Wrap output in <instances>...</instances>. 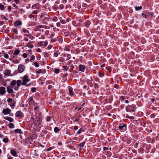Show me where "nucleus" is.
Here are the masks:
<instances>
[{
  "instance_id": "f257e3e1",
  "label": "nucleus",
  "mask_w": 159,
  "mask_h": 159,
  "mask_svg": "<svg viewBox=\"0 0 159 159\" xmlns=\"http://www.w3.org/2000/svg\"><path fill=\"white\" fill-rule=\"evenodd\" d=\"M30 79L28 78L27 75H25L23 78L22 80V82L21 84L23 85H25L27 83L30 81Z\"/></svg>"
},
{
  "instance_id": "f03ea898",
  "label": "nucleus",
  "mask_w": 159,
  "mask_h": 159,
  "mask_svg": "<svg viewBox=\"0 0 159 159\" xmlns=\"http://www.w3.org/2000/svg\"><path fill=\"white\" fill-rule=\"evenodd\" d=\"M4 74L6 76H12V74H11V70H7L4 71Z\"/></svg>"
},
{
  "instance_id": "7ed1b4c3",
  "label": "nucleus",
  "mask_w": 159,
  "mask_h": 159,
  "mask_svg": "<svg viewBox=\"0 0 159 159\" xmlns=\"http://www.w3.org/2000/svg\"><path fill=\"white\" fill-rule=\"evenodd\" d=\"M16 83H17L16 84L17 86L15 87L14 88V89L15 90H18L19 88L20 87V86L21 85V81L20 80H18L17 81Z\"/></svg>"
},
{
  "instance_id": "20e7f679",
  "label": "nucleus",
  "mask_w": 159,
  "mask_h": 159,
  "mask_svg": "<svg viewBox=\"0 0 159 159\" xmlns=\"http://www.w3.org/2000/svg\"><path fill=\"white\" fill-rule=\"evenodd\" d=\"M11 111V110L10 109L8 108H7L6 109H4L3 110L2 112L4 115H6L10 114Z\"/></svg>"
},
{
  "instance_id": "39448f33",
  "label": "nucleus",
  "mask_w": 159,
  "mask_h": 159,
  "mask_svg": "<svg viewBox=\"0 0 159 159\" xmlns=\"http://www.w3.org/2000/svg\"><path fill=\"white\" fill-rule=\"evenodd\" d=\"M16 116L19 118H21L23 116V113L21 112L18 111L16 112Z\"/></svg>"
},
{
  "instance_id": "423d86ee",
  "label": "nucleus",
  "mask_w": 159,
  "mask_h": 159,
  "mask_svg": "<svg viewBox=\"0 0 159 159\" xmlns=\"http://www.w3.org/2000/svg\"><path fill=\"white\" fill-rule=\"evenodd\" d=\"M18 69L20 72H22L25 70V66L22 65H20L18 67Z\"/></svg>"
},
{
  "instance_id": "0eeeda50",
  "label": "nucleus",
  "mask_w": 159,
  "mask_h": 159,
  "mask_svg": "<svg viewBox=\"0 0 159 159\" xmlns=\"http://www.w3.org/2000/svg\"><path fill=\"white\" fill-rule=\"evenodd\" d=\"M6 92V89L5 87H0V94L2 95H3Z\"/></svg>"
},
{
  "instance_id": "6e6552de",
  "label": "nucleus",
  "mask_w": 159,
  "mask_h": 159,
  "mask_svg": "<svg viewBox=\"0 0 159 159\" xmlns=\"http://www.w3.org/2000/svg\"><path fill=\"white\" fill-rule=\"evenodd\" d=\"M79 70L84 72L85 68V66L84 65H79Z\"/></svg>"
},
{
  "instance_id": "1a4fd4ad",
  "label": "nucleus",
  "mask_w": 159,
  "mask_h": 159,
  "mask_svg": "<svg viewBox=\"0 0 159 159\" xmlns=\"http://www.w3.org/2000/svg\"><path fill=\"white\" fill-rule=\"evenodd\" d=\"M11 87L8 86L7 87V91L9 93H13V90L11 89Z\"/></svg>"
},
{
  "instance_id": "9d476101",
  "label": "nucleus",
  "mask_w": 159,
  "mask_h": 159,
  "mask_svg": "<svg viewBox=\"0 0 159 159\" xmlns=\"http://www.w3.org/2000/svg\"><path fill=\"white\" fill-rule=\"evenodd\" d=\"M11 154L13 156L15 157H17L18 156L15 150H11L10 151Z\"/></svg>"
},
{
  "instance_id": "9b49d317",
  "label": "nucleus",
  "mask_w": 159,
  "mask_h": 159,
  "mask_svg": "<svg viewBox=\"0 0 159 159\" xmlns=\"http://www.w3.org/2000/svg\"><path fill=\"white\" fill-rule=\"evenodd\" d=\"M16 81L15 80H13L11 82V88H13L14 86L16 85Z\"/></svg>"
},
{
  "instance_id": "f8f14e48",
  "label": "nucleus",
  "mask_w": 159,
  "mask_h": 159,
  "mask_svg": "<svg viewBox=\"0 0 159 159\" xmlns=\"http://www.w3.org/2000/svg\"><path fill=\"white\" fill-rule=\"evenodd\" d=\"M22 24V22L21 21L18 20L15 22L14 24L15 26H17L19 25H21Z\"/></svg>"
},
{
  "instance_id": "ddd939ff",
  "label": "nucleus",
  "mask_w": 159,
  "mask_h": 159,
  "mask_svg": "<svg viewBox=\"0 0 159 159\" xmlns=\"http://www.w3.org/2000/svg\"><path fill=\"white\" fill-rule=\"evenodd\" d=\"M4 119L9 121L10 122H12L13 121V119L12 118L9 117H5Z\"/></svg>"
},
{
  "instance_id": "4468645a",
  "label": "nucleus",
  "mask_w": 159,
  "mask_h": 159,
  "mask_svg": "<svg viewBox=\"0 0 159 159\" xmlns=\"http://www.w3.org/2000/svg\"><path fill=\"white\" fill-rule=\"evenodd\" d=\"M69 94L70 96H73L74 95L73 93L72 90V89L71 88H70L69 89Z\"/></svg>"
},
{
  "instance_id": "2eb2a0df",
  "label": "nucleus",
  "mask_w": 159,
  "mask_h": 159,
  "mask_svg": "<svg viewBox=\"0 0 159 159\" xmlns=\"http://www.w3.org/2000/svg\"><path fill=\"white\" fill-rule=\"evenodd\" d=\"M20 52V50L18 49H16L14 52L13 54L15 55H18Z\"/></svg>"
},
{
  "instance_id": "dca6fc26",
  "label": "nucleus",
  "mask_w": 159,
  "mask_h": 159,
  "mask_svg": "<svg viewBox=\"0 0 159 159\" xmlns=\"http://www.w3.org/2000/svg\"><path fill=\"white\" fill-rule=\"evenodd\" d=\"M41 116H39V119H38L37 122V125H40L42 122V119H41Z\"/></svg>"
},
{
  "instance_id": "f3484780",
  "label": "nucleus",
  "mask_w": 159,
  "mask_h": 159,
  "mask_svg": "<svg viewBox=\"0 0 159 159\" xmlns=\"http://www.w3.org/2000/svg\"><path fill=\"white\" fill-rule=\"evenodd\" d=\"M60 130V129H59L57 127H56L54 129V131L55 133L58 132Z\"/></svg>"
},
{
  "instance_id": "a211bd4d",
  "label": "nucleus",
  "mask_w": 159,
  "mask_h": 159,
  "mask_svg": "<svg viewBox=\"0 0 159 159\" xmlns=\"http://www.w3.org/2000/svg\"><path fill=\"white\" fill-rule=\"evenodd\" d=\"M125 127V125H123L122 126H120L119 127V128L120 130H123L124 129V128Z\"/></svg>"
},
{
  "instance_id": "6ab92c4d",
  "label": "nucleus",
  "mask_w": 159,
  "mask_h": 159,
  "mask_svg": "<svg viewBox=\"0 0 159 159\" xmlns=\"http://www.w3.org/2000/svg\"><path fill=\"white\" fill-rule=\"evenodd\" d=\"M9 127L10 128H13L14 127V125L12 123H9Z\"/></svg>"
},
{
  "instance_id": "aec40b11",
  "label": "nucleus",
  "mask_w": 159,
  "mask_h": 159,
  "mask_svg": "<svg viewBox=\"0 0 159 159\" xmlns=\"http://www.w3.org/2000/svg\"><path fill=\"white\" fill-rule=\"evenodd\" d=\"M0 9L1 10H3L4 9V6L3 5L0 4Z\"/></svg>"
},
{
  "instance_id": "412c9836",
  "label": "nucleus",
  "mask_w": 159,
  "mask_h": 159,
  "mask_svg": "<svg viewBox=\"0 0 159 159\" xmlns=\"http://www.w3.org/2000/svg\"><path fill=\"white\" fill-rule=\"evenodd\" d=\"M85 143L84 142H82V143L80 144L79 145V147H80V148H82L84 146Z\"/></svg>"
},
{
  "instance_id": "4be33fe9",
  "label": "nucleus",
  "mask_w": 159,
  "mask_h": 159,
  "mask_svg": "<svg viewBox=\"0 0 159 159\" xmlns=\"http://www.w3.org/2000/svg\"><path fill=\"white\" fill-rule=\"evenodd\" d=\"M135 9L136 11L138 10H140L142 8V6H140V7H135Z\"/></svg>"
},
{
  "instance_id": "5701e85b",
  "label": "nucleus",
  "mask_w": 159,
  "mask_h": 159,
  "mask_svg": "<svg viewBox=\"0 0 159 159\" xmlns=\"http://www.w3.org/2000/svg\"><path fill=\"white\" fill-rule=\"evenodd\" d=\"M15 131L16 132L18 133H21V129H16L15 130Z\"/></svg>"
},
{
  "instance_id": "b1692460",
  "label": "nucleus",
  "mask_w": 159,
  "mask_h": 159,
  "mask_svg": "<svg viewBox=\"0 0 159 159\" xmlns=\"http://www.w3.org/2000/svg\"><path fill=\"white\" fill-rule=\"evenodd\" d=\"M8 138H4L3 139V141L5 143H7L8 142Z\"/></svg>"
},
{
  "instance_id": "393cba45",
  "label": "nucleus",
  "mask_w": 159,
  "mask_h": 159,
  "mask_svg": "<svg viewBox=\"0 0 159 159\" xmlns=\"http://www.w3.org/2000/svg\"><path fill=\"white\" fill-rule=\"evenodd\" d=\"M22 31L24 33H29V31L27 30L25 28H23L22 29Z\"/></svg>"
},
{
  "instance_id": "a878e982",
  "label": "nucleus",
  "mask_w": 159,
  "mask_h": 159,
  "mask_svg": "<svg viewBox=\"0 0 159 159\" xmlns=\"http://www.w3.org/2000/svg\"><path fill=\"white\" fill-rule=\"evenodd\" d=\"M13 62L14 63L17 64L19 62V61L17 59H15L13 61Z\"/></svg>"
},
{
  "instance_id": "bb28decb",
  "label": "nucleus",
  "mask_w": 159,
  "mask_h": 159,
  "mask_svg": "<svg viewBox=\"0 0 159 159\" xmlns=\"http://www.w3.org/2000/svg\"><path fill=\"white\" fill-rule=\"evenodd\" d=\"M31 90L33 92H34L36 91V88L35 87L32 88H31Z\"/></svg>"
},
{
  "instance_id": "cd10ccee",
  "label": "nucleus",
  "mask_w": 159,
  "mask_h": 159,
  "mask_svg": "<svg viewBox=\"0 0 159 159\" xmlns=\"http://www.w3.org/2000/svg\"><path fill=\"white\" fill-rule=\"evenodd\" d=\"M52 20L54 21H56L57 20V18L56 17H54L52 18Z\"/></svg>"
},
{
  "instance_id": "c85d7f7f",
  "label": "nucleus",
  "mask_w": 159,
  "mask_h": 159,
  "mask_svg": "<svg viewBox=\"0 0 159 159\" xmlns=\"http://www.w3.org/2000/svg\"><path fill=\"white\" fill-rule=\"evenodd\" d=\"M34 65L36 67H38L39 66V65L36 62H34Z\"/></svg>"
},
{
  "instance_id": "c756f323",
  "label": "nucleus",
  "mask_w": 159,
  "mask_h": 159,
  "mask_svg": "<svg viewBox=\"0 0 159 159\" xmlns=\"http://www.w3.org/2000/svg\"><path fill=\"white\" fill-rule=\"evenodd\" d=\"M59 72V70L58 69H56L54 70V72L56 74L58 73Z\"/></svg>"
},
{
  "instance_id": "7c9ffc66",
  "label": "nucleus",
  "mask_w": 159,
  "mask_h": 159,
  "mask_svg": "<svg viewBox=\"0 0 159 159\" xmlns=\"http://www.w3.org/2000/svg\"><path fill=\"white\" fill-rule=\"evenodd\" d=\"M13 31L16 34H18L17 30L16 29H14L13 30Z\"/></svg>"
},
{
  "instance_id": "2f4dec72",
  "label": "nucleus",
  "mask_w": 159,
  "mask_h": 159,
  "mask_svg": "<svg viewBox=\"0 0 159 159\" xmlns=\"http://www.w3.org/2000/svg\"><path fill=\"white\" fill-rule=\"evenodd\" d=\"M4 57L6 59H7L9 58V55L5 53L4 55Z\"/></svg>"
},
{
  "instance_id": "473e14b6",
  "label": "nucleus",
  "mask_w": 159,
  "mask_h": 159,
  "mask_svg": "<svg viewBox=\"0 0 159 159\" xmlns=\"http://www.w3.org/2000/svg\"><path fill=\"white\" fill-rule=\"evenodd\" d=\"M36 72L38 74L41 73L42 72V70L41 69H39Z\"/></svg>"
},
{
  "instance_id": "72a5a7b5",
  "label": "nucleus",
  "mask_w": 159,
  "mask_h": 159,
  "mask_svg": "<svg viewBox=\"0 0 159 159\" xmlns=\"http://www.w3.org/2000/svg\"><path fill=\"white\" fill-rule=\"evenodd\" d=\"M51 117L50 116H48L47 118V121H49L50 120Z\"/></svg>"
},
{
  "instance_id": "f704fd0d",
  "label": "nucleus",
  "mask_w": 159,
  "mask_h": 159,
  "mask_svg": "<svg viewBox=\"0 0 159 159\" xmlns=\"http://www.w3.org/2000/svg\"><path fill=\"white\" fill-rule=\"evenodd\" d=\"M24 58H26L27 56V55L26 53H24L22 56Z\"/></svg>"
},
{
  "instance_id": "c9c22d12",
  "label": "nucleus",
  "mask_w": 159,
  "mask_h": 159,
  "mask_svg": "<svg viewBox=\"0 0 159 159\" xmlns=\"http://www.w3.org/2000/svg\"><path fill=\"white\" fill-rule=\"evenodd\" d=\"M12 101V99L11 98H9L7 99V102H11Z\"/></svg>"
},
{
  "instance_id": "e433bc0d",
  "label": "nucleus",
  "mask_w": 159,
  "mask_h": 159,
  "mask_svg": "<svg viewBox=\"0 0 159 159\" xmlns=\"http://www.w3.org/2000/svg\"><path fill=\"white\" fill-rule=\"evenodd\" d=\"M63 68H64L66 70H67L69 69L68 67H66L65 66H63Z\"/></svg>"
},
{
  "instance_id": "4c0bfd02",
  "label": "nucleus",
  "mask_w": 159,
  "mask_h": 159,
  "mask_svg": "<svg viewBox=\"0 0 159 159\" xmlns=\"http://www.w3.org/2000/svg\"><path fill=\"white\" fill-rule=\"evenodd\" d=\"M94 85L95 88H98V85L97 84L95 83H94Z\"/></svg>"
},
{
  "instance_id": "58836bf2",
  "label": "nucleus",
  "mask_w": 159,
  "mask_h": 159,
  "mask_svg": "<svg viewBox=\"0 0 159 159\" xmlns=\"http://www.w3.org/2000/svg\"><path fill=\"white\" fill-rule=\"evenodd\" d=\"M58 54L57 52H55L54 54V56L55 57H57L58 56Z\"/></svg>"
},
{
  "instance_id": "ea45409f",
  "label": "nucleus",
  "mask_w": 159,
  "mask_h": 159,
  "mask_svg": "<svg viewBox=\"0 0 159 159\" xmlns=\"http://www.w3.org/2000/svg\"><path fill=\"white\" fill-rule=\"evenodd\" d=\"M120 99L123 100H124L125 99V97L123 96H121L120 97Z\"/></svg>"
},
{
  "instance_id": "a19ab883",
  "label": "nucleus",
  "mask_w": 159,
  "mask_h": 159,
  "mask_svg": "<svg viewBox=\"0 0 159 159\" xmlns=\"http://www.w3.org/2000/svg\"><path fill=\"white\" fill-rule=\"evenodd\" d=\"M35 58V56L34 55H32L31 56V59H30V61H31L32 60L34 59Z\"/></svg>"
},
{
  "instance_id": "79ce46f5",
  "label": "nucleus",
  "mask_w": 159,
  "mask_h": 159,
  "mask_svg": "<svg viewBox=\"0 0 159 159\" xmlns=\"http://www.w3.org/2000/svg\"><path fill=\"white\" fill-rule=\"evenodd\" d=\"M81 133V129H79L78 130V131L77 132V134H80Z\"/></svg>"
},
{
  "instance_id": "37998d69",
  "label": "nucleus",
  "mask_w": 159,
  "mask_h": 159,
  "mask_svg": "<svg viewBox=\"0 0 159 159\" xmlns=\"http://www.w3.org/2000/svg\"><path fill=\"white\" fill-rule=\"evenodd\" d=\"M61 25V24L60 22H57V27H59Z\"/></svg>"
},
{
  "instance_id": "c03bdc74",
  "label": "nucleus",
  "mask_w": 159,
  "mask_h": 159,
  "mask_svg": "<svg viewBox=\"0 0 159 159\" xmlns=\"http://www.w3.org/2000/svg\"><path fill=\"white\" fill-rule=\"evenodd\" d=\"M8 9L9 11H11V7L9 6L8 7Z\"/></svg>"
},
{
  "instance_id": "a18cd8bd",
  "label": "nucleus",
  "mask_w": 159,
  "mask_h": 159,
  "mask_svg": "<svg viewBox=\"0 0 159 159\" xmlns=\"http://www.w3.org/2000/svg\"><path fill=\"white\" fill-rule=\"evenodd\" d=\"M114 87L116 89H118L119 87V85L117 84H115L114 85Z\"/></svg>"
},
{
  "instance_id": "49530a36",
  "label": "nucleus",
  "mask_w": 159,
  "mask_h": 159,
  "mask_svg": "<svg viewBox=\"0 0 159 159\" xmlns=\"http://www.w3.org/2000/svg\"><path fill=\"white\" fill-rule=\"evenodd\" d=\"M142 14L143 17L145 18H147L146 16L145 15L144 13H142Z\"/></svg>"
},
{
  "instance_id": "de8ad7c7",
  "label": "nucleus",
  "mask_w": 159,
  "mask_h": 159,
  "mask_svg": "<svg viewBox=\"0 0 159 159\" xmlns=\"http://www.w3.org/2000/svg\"><path fill=\"white\" fill-rule=\"evenodd\" d=\"M52 88V86L51 85H48V89H51Z\"/></svg>"
},
{
  "instance_id": "09e8293b",
  "label": "nucleus",
  "mask_w": 159,
  "mask_h": 159,
  "mask_svg": "<svg viewBox=\"0 0 159 159\" xmlns=\"http://www.w3.org/2000/svg\"><path fill=\"white\" fill-rule=\"evenodd\" d=\"M52 149V148L51 147L47 149V151H50Z\"/></svg>"
},
{
  "instance_id": "8fccbe9b",
  "label": "nucleus",
  "mask_w": 159,
  "mask_h": 159,
  "mask_svg": "<svg viewBox=\"0 0 159 159\" xmlns=\"http://www.w3.org/2000/svg\"><path fill=\"white\" fill-rule=\"evenodd\" d=\"M14 1L16 3H18L19 2V0H14Z\"/></svg>"
},
{
  "instance_id": "3c124183",
  "label": "nucleus",
  "mask_w": 159,
  "mask_h": 159,
  "mask_svg": "<svg viewBox=\"0 0 159 159\" xmlns=\"http://www.w3.org/2000/svg\"><path fill=\"white\" fill-rule=\"evenodd\" d=\"M78 129V126H75L74 127V129L75 130H77Z\"/></svg>"
},
{
  "instance_id": "603ef678",
  "label": "nucleus",
  "mask_w": 159,
  "mask_h": 159,
  "mask_svg": "<svg viewBox=\"0 0 159 159\" xmlns=\"http://www.w3.org/2000/svg\"><path fill=\"white\" fill-rule=\"evenodd\" d=\"M38 12V11H34L33 12V13L34 14H37Z\"/></svg>"
},
{
  "instance_id": "864d4df0",
  "label": "nucleus",
  "mask_w": 159,
  "mask_h": 159,
  "mask_svg": "<svg viewBox=\"0 0 159 159\" xmlns=\"http://www.w3.org/2000/svg\"><path fill=\"white\" fill-rule=\"evenodd\" d=\"M99 75L100 77H102L103 76L102 75L100 72L99 73Z\"/></svg>"
},
{
  "instance_id": "5fc2aeb1",
  "label": "nucleus",
  "mask_w": 159,
  "mask_h": 159,
  "mask_svg": "<svg viewBox=\"0 0 159 159\" xmlns=\"http://www.w3.org/2000/svg\"><path fill=\"white\" fill-rule=\"evenodd\" d=\"M36 51L38 52H41V50L40 48H38L36 50Z\"/></svg>"
},
{
  "instance_id": "6e6d98bb",
  "label": "nucleus",
  "mask_w": 159,
  "mask_h": 159,
  "mask_svg": "<svg viewBox=\"0 0 159 159\" xmlns=\"http://www.w3.org/2000/svg\"><path fill=\"white\" fill-rule=\"evenodd\" d=\"M106 69L107 70H110V67H106Z\"/></svg>"
},
{
  "instance_id": "4d7b16f0",
  "label": "nucleus",
  "mask_w": 159,
  "mask_h": 159,
  "mask_svg": "<svg viewBox=\"0 0 159 159\" xmlns=\"http://www.w3.org/2000/svg\"><path fill=\"white\" fill-rule=\"evenodd\" d=\"M44 16V14H41V15L40 16V17H41V18H42Z\"/></svg>"
},
{
  "instance_id": "13d9d810",
  "label": "nucleus",
  "mask_w": 159,
  "mask_h": 159,
  "mask_svg": "<svg viewBox=\"0 0 159 159\" xmlns=\"http://www.w3.org/2000/svg\"><path fill=\"white\" fill-rule=\"evenodd\" d=\"M12 6L13 7H17L16 5V4H12Z\"/></svg>"
},
{
  "instance_id": "bf43d9fd",
  "label": "nucleus",
  "mask_w": 159,
  "mask_h": 159,
  "mask_svg": "<svg viewBox=\"0 0 159 159\" xmlns=\"http://www.w3.org/2000/svg\"><path fill=\"white\" fill-rule=\"evenodd\" d=\"M3 137V135L1 134L0 133V138H2Z\"/></svg>"
},
{
  "instance_id": "052dcab7",
  "label": "nucleus",
  "mask_w": 159,
  "mask_h": 159,
  "mask_svg": "<svg viewBox=\"0 0 159 159\" xmlns=\"http://www.w3.org/2000/svg\"><path fill=\"white\" fill-rule=\"evenodd\" d=\"M58 144L59 146H61L62 144V143L61 142H59L58 143Z\"/></svg>"
},
{
  "instance_id": "680f3d73",
  "label": "nucleus",
  "mask_w": 159,
  "mask_h": 159,
  "mask_svg": "<svg viewBox=\"0 0 159 159\" xmlns=\"http://www.w3.org/2000/svg\"><path fill=\"white\" fill-rule=\"evenodd\" d=\"M45 56L46 57H47L48 56V54L47 53H45Z\"/></svg>"
},
{
  "instance_id": "e2e57ef3",
  "label": "nucleus",
  "mask_w": 159,
  "mask_h": 159,
  "mask_svg": "<svg viewBox=\"0 0 159 159\" xmlns=\"http://www.w3.org/2000/svg\"><path fill=\"white\" fill-rule=\"evenodd\" d=\"M38 109V107H35L34 108V110H37Z\"/></svg>"
},
{
  "instance_id": "0e129e2a",
  "label": "nucleus",
  "mask_w": 159,
  "mask_h": 159,
  "mask_svg": "<svg viewBox=\"0 0 159 159\" xmlns=\"http://www.w3.org/2000/svg\"><path fill=\"white\" fill-rule=\"evenodd\" d=\"M61 23H62V24H65V23H66V22H65V21H64V20H63V21H62H62H61Z\"/></svg>"
},
{
  "instance_id": "69168bd1",
  "label": "nucleus",
  "mask_w": 159,
  "mask_h": 159,
  "mask_svg": "<svg viewBox=\"0 0 159 159\" xmlns=\"http://www.w3.org/2000/svg\"><path fill=\"white\" fill-rule=\"evenodd\" d=\"M25 61L26 62L28 61V62L29 61V59L28 58H27L26 59H25Z\"/></svg>"
},
{
  "instance_id": "338daca9",
  "label": "nucleus",
  "mask_w": 159,
  "mask_h": 159,
  "mask_svg": "<svg viewBox=\"0 0 159 159\" xmlns=\"http://www.w3.org/2000/svg\"><path fill=\"white\" fill-rule=\"evenodd\" d=\"M105 66V64H102V65L101 66V67H104Z\"/></svg>"
},
{
  "instance_id": "774afa93",
  "label": "nucleus",
  "mask_w": 159,
  "mask_h": 159,
  "mask_svg": "<svg viewBox=\"0 0 159 159\" xmlns=\"http://www.w3.org/2000/svg\"><path fill=\"white\" fill-rule=\"evenodd\" d=\"M24 40L25 41H28V39L27 38H24Z\"/></svg>"
}]
</instances>
